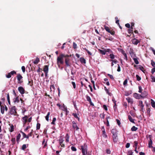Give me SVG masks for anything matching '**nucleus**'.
<instances>
[{"mask_svg":"<svg viewBox=\"0 0 155 155\" xmlns=\"http://www.w3.org/2000/svg\"><path fill=\"white\" fill-rule=\"evenodd\" d=\"M68 57L69 56L66 55H65L63 54H61L57 58V64L59 66V65L60 64H62L63 63V58L64 57Z\"/></svg>","mask_w":155,"mask_h":155,"instance_id":"f257e3e1","label":"nucleus"},{"mask_svg":"<svg viewBox=\"0 0 155 155\" xmlns=\"http://www.w3.org/2000/svg\"><path fill=\"white\" fill-rule=\"evenodd\" d=\"M81 150L83 155H86L87 150V147L85 144H84L83 145L81 146Z\"/></svg>","mask_w":155,"mask_h":155,"instance_id":"f03ea898","label":"nucleus"},{"mask_svg":"<svg viewBox=\"0 0 155 155\" xmlns=\"http://www.w3.org/2000/svg\"><path fill=\"white\" fill-rule=\"evenodd\" d=\"M33 132V130L31 129V132L27 135H26L24 132H21V133L22 134L23 137L24 138H26L28 139L29 137L32 136V134Z\"/></svg>","mask_w":155,"mask_h":155,"instance_id":"7ed1b4c3","label":"nucleus"},{"mask_svg":"<svg viewBox=\"0 0 155 155\" xmlns=\"http://www.w3.org/2000/svg\"><path fill=\"white\" fill-rule=\"evenodd\" d=\"M16 110V108L15 106L12 107L10 109L9 113L11 114L15 115L17 113Z\"/></svg>","mask_w":155,"mask_h":155,"instance_id":"20e7f679","label":"nucleus"},{"mask_svg":"<svg viewBox=\"0 0 155 155\" xmlns=\"http://www.w3.org/2000/svg\"><path fill=\"white\" fill-rule=\"evenodd\" d=\"M119 51H120L121 53L123 55L124 57V59L126 61L128 60V58L127 54L124 51L123 49H119Z\"/></svg>","mask_w":155,"mask_h":155,"instance_id":"39448f33","label":"nucleus"},{"mask_svg":"<svg viewBox=\"0 0 155 155\" xmlns=\"http://www.w3.org/2000/svg\"><path fill=\"white\" fill-rule=\"evenodd\" d=\"M28 117L27 115H25L22 117V121L23 124V127L25 126V124L28 120Z\"/></svg>","mask_w":155,"mask_h":155,"instance_id":"423d86ee","label":"nucleus"},{"mask_svg":"<svg viewBox=\"0 0 155 155\" xmlns=\"http://www.w3.org/2000/svg\"><path fill=\"white\" fill-rule=\"evenodd\" d=\"M110 49H104L103 50H102L101 49H98L99 52L103 55H104L107 52L109 51Z\"/></svg>","mask_w":155,"mask_h":155,"instance_id":"0eeeda50","label":"nucleus"},{"mask_svg":"<svg viewBox=\"0 0 155 155\" xmlns=\"http://www.w3.org/2000/svg\"><path fill=\"white\" fill-rule=\"evenodd\" d=\"M148 94L147 91H144L143 92L141 93V98H144L146 97Z\"/></svg>","mask_w":155,"mask_h":155,"instance_id":"6e6552de","label":"nucleus"},{"mask_svg":"<svg viewBox=\"0 0 155 155\" xmlns=\"http://www.w3.org/2000/svg\"><path fill=\"white\" fill-rule=\"evenodd\" d=\"M43 71L45 72V74L46 76L47 75V74L48 71V66L45 65Z\"/></svg>","mask_w":155,"mask_h":155,"instance_id":"1a4fd4ad","label":"nucleus"},{"mask_svg":"<svg viewBox=\"0 0 155 155\" xmlns=\"http://www.w3.org/2000/svg\"><path fill=\"white\" fill-rule=\"evenodd\" d=\"M22 78V77L21 75V74H18L17 78L18 80V83L21 84L22 82V81L21 80Z\"/></svg>","mask_w":155,"mask_h":155,"instance_id":"9d476101","label":"nucleus"},{"mask_svg":"<svg viewBox=\"0 0 155 155\" xmlns=\"http://www.w3.org/2000/svg\"><path fill=\"white\" fill-rule=\"evenodd\" d=\"M101 130H102V135L103 137L105 138L107 137V136L106 134L105 129L104 127H102Z\"/></svg>","mask_w":155,"mask_h":155,"instance_id":"9b49d317","label":"nucleus"},{"mask_svg":"<svg viewBox=\"0 0 155 155\" xmlns=\"http://www.w3.org/2000/svg\"><path fill=\"white\" fill-rule=\"evenodd\" d=\"M18 90L21 94H23L25 93V90L22 87H19Z\"/></svg>","mask_w":155,"mask_h":155,"instance_id":"f8f14e48","label":"nucleus"},{"mask_svg":"<svg viewBox=\"0 0 155 155\" xmlns=\"http://www.w3.org/2000/svg\"><path fill=\"white\" fill-rule=\"evenodd\" d=\"M134 97L136 99H140L141 98V95L135 93L133 94Z\"/></svg>","mask_w":155,"mask_h":155,"instance_id":"ddd939ff","label":"nucleus"},{"mask_svg":"<svg viewBox=\"0 0 155 155\" xmlns=\"http://www.w3.org/2000/svg\"><path fill=\"white\" fill-rule=\"evenodd\" d=\"M60 109L65 111L67 114L68 112L67 110V107L64 105L60 107Z\"/></svg>","mask_w":155,"mask_h":155,"instance_id":"4468645a","label":"nucleus"},{"mask_svg":"<svg viewBox=\"0 0 155 155\" xmlns=\"http://www.w3.org/2000/svg\"><path fill=\"white\" fill-rule=\"evenodd\" d=\"M81 63L83 64H84L86 63V60L83 57H81L79 59Z\"/></svg>","mask_w":155,"mask_h":155,"instance_id":"2eb2a0df","label":"nucleus"},{"mask_svg":"<svg viewBox=\"0 0 155 155\" xmlns=\"http://www.w3.org/2000/svg\"><path fill=\"white\" fill-rule=\"evenodd\" d=\"M86 97L87 100L89 102L90 104L92 106H94L93 103L91 101L90 97L89 96L87 95L86 96Z\"/></svg>","mask_w":155,"mask_h":155,"instance_id":"dca6fc26","label":"nucleus"},{"mask_svg":"<svg viewBox=\"0 0 155 155\" xmlns=\"http://www.w3.org/2000/svg\"><path fill=\"white\" fill-rule=\"evenodd\" d=\"M112 137L114 142V143H116L118 140L117 135H113Z\"/></svg>","mask_w":155,"mask_h":155,"instance_id":"f3484780","label":"nucleus"},{"mask_svg":"<svg viewBox=\"0 0 155 155\" xmlns=\"http://www.w3.org/2000/svg\"><path fill=\"white\" fill-rule=\"evenodd\" d=\"M126 100L128 103H130V104H132L133 103V99L131 98L128 97L126 98Z\"/></svg>","mask_w":155,"mask_h":155,"instance_id":"a211bd4d","label":"nucleus"},{"mask_svg":"<svg viewBox=\"0 0 155 155\" xmlns=\"http://www.w3.org/2000/svg\"><path fill=\"white\" fill-rule=\"evenodd\" d=\"M132 43L134 45H137L139 43L140 41H139L135 38L134 39L132 40Z\"/></svg>","mask_w":155,"mask_h":155,"instance_id":"6ab92c4d","label":"nucleus"},{"mask_svg":"<svg viewBox=\"0 0 155 155\" xmlns=\"http://www.w3.org/2000/svg\"><path fill=\"white\" fill-rule=\"evenodd\" d=\"M13 101L14 103H18L19 102L18 96H15L13 99Z\"/></svg>","mask_w":155,"mask_h":155,"instance_id":"aec40b11","label":"nucleus"},{"mask_svg":"<svg viewBox=\"0 0 155 155\" xmlns=\"http://www.w3.org/2000/svg\"><path fill=\"white\" fill-rule=\"evenodd\" d=\"M129 53L132 58H134L136 57V54H134L132 49L130 50Z\"/></svg>","mask_w":155,"mask_h":155,"instance_id":"412c9836","label":"nucleus"},{"mask_svg":"<svg viewBox=\"0 0 155 155\" xmlns=\"http://www.w3.org/2000/svg\"><path fill=\"white\" fill-rule=\"evenodd\" d=\"M139 106H140L141 109H143L144 107V105L143 104V102L141 101H138Z\"/></svg>","mask_w":155,"mask_h":155,"instance_id":"4be33fe9","label":"nucleus"},{"mask_svg":"<svg viewBox=\"0 0 155 155\" xmlns=\"http://www.w3.org/2000/svg\"><path fill=\"white\" fill-rule=\"evenodd\" d=\"M111 133L113 135H117V131L116 129H113L111 130Z\"/></svg>","mask_w":155,"mask_h":155,"instance_id":"5701e85b","label":"nucleus"},{"mask_svg":"<svg viewBox=\"0 0 155 155\" xmlns=\"http://www.w3.org/2000/svg\"><path fill=\"white\" fill-rule=\"evenodd\" d=\"M128 118L129 120L133 123H135L134 119H133L130 115H129L128 116Z\"/></svg>","mask_w":155,"mask_h":155,"instance_id":"b1692460","label":"nucleus"},{"mask_svg":"<svg viewBox=\"0 0 155 155\" xmlns=\"http://www.w3.org/2000/svg\"><path fill=\"white\" fill-rule=\"evenodd\" d=\"M40 61L39 58L38 57L36 58L35 61H33V63L35 64H38Z\"/></svg>","mask_w":155,"mask_h":155,"instance_id":"393cba45","label":"nucleus"},{"mask_svg":"<svg viewBox=\"0 0 155 155\" xmlns=\"http://www.w3.org/2000/svg\"><path fill=\"white\" fill-rule=\"evenodd\" d=\"M153 143L152 140L150 139V140H149L148 143V147L150 148H153V147L152 146Z\"/></svg>","mask_w":155,"mask_h":155,"instance_id":"a878e982","label":"nucleus"},{"mask_svg":"<svg viewBox=\"0 0 155 155\" xmlns=\"http://www.w3.org/2000/svg\"><path fill=\"white\" fill-rule=\"evenodd\" d=\"M63 141H64V140L63 139V138H60L59 139V142L60 143V145H61V147H64V144H62V143Z\"/></svg>","mask_w":155,"mask_h":155,"instance_id":"bb28decb","label":"nucleus"},{"mask_svg":"<svg viewBox=\"0 0 155 155\" xmlns=\"http://www.w3.org/2000/svg\"><path fill=\"white\" fill-rule=\"evenodd\" d=\"M150 101L151 106L155 108V102L152 99H151Z\"/></svg>","mask_w":155,"mask_h":155,"instance_id":"cd10ccee","label":"nucleus"},{"mask_svg":"<svg viewBox=\"0 0 155 155\" xmlns=\"http://www.w3.org/2000/svg\"><path fill=\"white\" fill-rule=\"evenodd\" d=\"M134 62L135 63L137 64H139V62L138 61V58H133Z\"/></svg>","mask_w":155,"mask_h":155,"instance_id":"c85d7f7f","label":"nucleus"},{"mask_svg":"<svg viewBox=\"0 0 155 155\" xmlns=\"http://www.w3.org/2000/svg\"><path fill=\"white\" fill-rule=\"evenodd\" d=\"M138 144V142L137 141H135L134 142V144L133 146V147H135V149H137Z\"/></svg>","mask_w":155,"mask_h":155,"instance_id":"c756f323","label":"nucleus"},{"mask_svg":"<svg viewBox=\"0 0 155 155\" xmlns=\"http://www.w3.org/2000/svg\"><path fill=\"white\" fill-rule=\"evenodd\" d=\"M104 29L105 30L108 32H110V28L108 26L104 25Z\"/></svg>","mask_w":155,"mask_h":155,"instance_id":"7c9ffc66","label":"nucleus"},{"mask_svg":"<svg viewBox=\"0 0 155 155\" xmlns=\"http://www.w3.org/2000/svg\"><path fill=\"white\" fill-rule=\"evenodd\" d=\"M21 137V135L20 134H18V135L17 136L16 140L18 143V142L19 141V140L20 139Z\"/></svg>","mask_w":155,"mask_h":155,"instance_id":"2f4dec72","label":"nucleus"},{"mask_svg":"<svg viewBox=\"0 0 155 155\" xmlns=\"http://www.w3.org/2000/svg\"><path fill=\"white\" fill-rule=\"evenodd\" d=\"M50 114V112H48L47 115L45 116V118L46 120L47 121H48V120H49V116Z\"/></svg>","mask_w":155,"mask_h":155,"instance_id":"473e14b6","label":"nucleus"},{"mask_svg":"<svg viewBox=\"0 0 155 155\" xmlns=\"http://www.w3.org/2000/svg\"><path fill=\"white\" fill-rule=\"evenodd\" d=\"M5 107L4 106H1V111L2 114H3L4 113Z\"/></svg>","mask_w":155,"mask_h":155,"instance_id":"72a5a7b5","label":"nucleus"},{"mask_svg":"<svg viewBox=\"0 0 155 155\" xmlns=\"http://www.w3.org/2000/svg\"><path fill=\"white\" fill-rule=\"evenodd\" d=\"M9 131L12 132L14 131V126L12 125L10 126V128H9Z\"/></svg>","mask_w":155,"mask_h":155,"instance_id":"f704fd0d","label":"nucleus"},{"mask_svg":"<svg viewBox=\"0 0 155 155\" xmlns=\"http://www.w3.org/2000/svg\"><path fill=\"white\" fill-rule=\"evenodd\" d=\"M65 138H66V142H68L69 141V136L68 134H66Z\"/></svg>","mask_w":155,"mask_h":155,"instance_id":"c9c22d12","label":"nucleus"},{"mask_svg":"<svg viewBox=\"0 0 155 155\" xmlns=\"http://www.w3.org/2000/svg\"><path fill=\"white\" fill-rule=\"evenodd\" d=\"M73 127L74 129H75L76 130H78V127L77 126L76 124L73 122Z\"/></svg>","mask_w":155,"mask_h":155,"instance_id":"e433bc0d","label":"nucleus"},{"mask_svg":"<svg viewBox=\"0 0 155 155\" xmlns=\"http://www.w3.org/2000/svg\"><path fill=\"white\" fill-rule=\"evenodd\" d=\"M139 68L143 72L145 73V71L144 70V68L141 65H139Z\"/></svg>","mask_w":155,"mask_h":155,"instance_id":"4c0bfd02","label":"nucleus"},{"mask_svg":"<svg viewBox=\"0 0 155 155\" xmlns=\"http://www.w3.org/2000/svg\"><path fill=\"white\" fill-rule=\"evenodd\" d=\"M104 90L107 94L109 95H110L111 93L109 92V90L105 87H104Z\"/></svg>","mask_w":155,"mask_h":155,"instance_id":"58836bf2","label":"nucleus"},{"mask_svg":"<svg viewBox=\"0 0 155 155\" xmlns=\"http://www.w3.org/2000/svg\"><path fill=\"white\" fill-rule=\"evenodd\" d=\"M138 129L137 127H135V126L132 127L131 128V130L132 131H136Z\"/></svg>","mask_w":155,"mask_h":155,"instance_id":"ea45409f","label":"nucleus"},{"mask_svg":"<svg viewBox=\"0 0 155 155\" xmlns=\"http://www.w3.org/2000/svg\"><path fill=\"white\" fill-rule=\"evenodd\" d=\"M133 152L131 150H130L127 151V154L128 155H133Z\"/></svg>","mask_w":155,"mask_h":155,"instance_id":"a19ab883","label":"nucleus"},{"mask_svg":"<svg viewBox=\"0 0 155 155\" xmlns=\"http://www.w3.org/2000/svg\"><path fill=\"white\" fill-rule=\"evenodd\" d=\"M31 127L30 126H28L27 127H26V128L25 129L24 131L25 132H27L28 131V132L29 131L28 130L30 129Z\"/></svg>","mask_w":155,"mask_h":155,"instance_id":"79ce46f5","label":"nucleus"},{"mask_svg":"<svg viewBox=\"0 0 155 155\" xmlns=\"http://www.w3.org/2000/svg\"><path fill=\"white\" fill-rule=\"evenodd\" d=\"M86 51H87V53H88V54L89 55H91L93 54V52H92L91 51H89L88 50L86 49Z\"/></svg>","mask_w":155,"mask_h":155,"instance_id":"37998d69","label":"nucleus"},{"mask_svg":"<svg viewBox=\"0 0 155 155\" xmlns=\"http://www.w3.org/2000/svg\"><path fill=\"white\" fill-rule=\"evenodd\" d=\"M150 77L152 79L151 81L152 82H155V77L151 75Z\"/></svg>","mask_w":155,"mask_h":155,"instance_id":"c03bdc74","label":"nucleus"},{"mask_svg":"<svg viewBox=\"0 0 155 155\" xmlns=\"http://www.w3.org/2000/svg\"><path fill=\"white\" fill-rule=\"evenodd\" d=\"M128 32L129 34H130V33L133 34V35H134V34H133V30H132V29H131L130 28H129L128 29Z\"/></svg>","mask_w":155,"mask_h":155,"instance_id":"a18cd8bd","label":"nucleus"},{"mask_svg":"<svg viewBox=\"0 0 155 155\" xmlns=\"http://www.w3.org/2000/svg\"><path fill=\"white\" fill-rule=\"evenodd\" d=\"M136 77L137 78V80L138 81H140L141 79V78L137 74L136 75Z\"/></svg>","mask_w":155,"mask_h":155,"instance_id":"49530a36","label":"nucleus"},{"mask_svg":"<svg viewBox=\"0 0 155 155\" xmlns=\"http://www.w3.org/2000/svg\"><path fill=\"white\" fill-rule=\"evenodd\" d=\"M27 147V146L26 144H23L22 147L21 149L22 150H25Z\"/></svg>","mask_w":155,"mask_h":155,"instance_id":"de8ad7c7","label":"nucleus"},{"mask_svg":"<svg viewBox=\"0 0 155 155\" xmlns=\"http://www.w3.org/2000/svg\"><path fill=\"white\" fill-rule=\"evenodd\" d=\"M110 58L112 59H113L115 58V56L113 54H110Z\"/></svg>","mask_w":155,"mask_h":155,"instance_id":"09e8293b","label":"nucleus"},{"mask_svg":"<svg viewBox=\"0 0 155 155\" xmlns=\"http://www.w3.org/2000/svg\"><path fill=\"white\" fill-rule=\"evenodd\" d=\"M107 75L112 80H114V78L112 75H111L110 74H108Z\"/></svg>","mask_w":155,"mask_h":155,"instance_id":"8fccbe9b","label":"nucleus"},{"mask_svg":"<svg viewBox=\"0 0 155 155\" xmlns=\"http://www.w3.org/2000/svg\"><path fill=\"white\" fill-rule=\"evenodd\" d=\"M56 118L55 117H54L53 118L52 121L51 123V124H55V122L56 121Z\"/></svg>","mask_w":155,"mask_h":155,"instance_id":"3c124183","label":"nucleus"},{"mask_svg":"<svg viewBox=\"0 0 155 155\" xmlns=\"http://www.w3.org/2000/svg\"><path fill=\"white\" fill-rule=\"evenodd\" d=\"M146 137L147 138H149V140H150V139L151 140H152V136L151 135H146Z\"/></svg>","mask_w":155,"mask_h":155,"instance_id":"603ef678","label":"nucleus"},{"mask_svg":"<svg viewBox=\"0 0 155 155\" xmlns=\"http://www.w3.org/2000/svg\"><path fill=\"white\" fill-rule=\"evenodd\" d=\"M138 88L139 90L138 91L139 92L141 93L142 91V87L141 86H139L138 87Z\"/></svg>","mask_w":155,"mask_h":155,"instance_id":"864d4df0","label":"nucleus"},{"mask_svg":"<svg viewBox=\"0 0 155 155\" xmlns=\"http://www.w3.org/2000/svg\"><path fill=\"white\" fill-rule=\"evenodd\" d=\"M109 33H110L112 35H114L115 33L114 31L113 30H110V32H109Z\"/></svg>","mask_w":155,"mask_h":155,"instance_id":"5fc2aeb1","label":"nucleus"},{"mask_svg":"<svg viewBox=\"0 0 155 155\" xmlns=\"http://www.w3.org/2000/svg\"><path fill=\"white\" fill-rule=\"evenodd\" d=\"M65 63H66V64L67 65H68V66L69 65V63L68 62V59H67L66 58L65 59Z\"/></svg>","mask_w":155,"mask_h":155,"instance_id":"6e6d98bb","label":"nucleus"},{"mask_svg":"<svg viewBox=\"0 0 155 155\" xmlns=\"http://www.w3.org/2000/svg\"><path fill=\"white\" fill-rule=\"evenodd\" d=\"M127 79H126L124 81L123 83V85L124 86H126L127 85Z\"/></svg>","mask_w":155,"mask_h":155,"instance_id":"4d7b16f0","label":"nucleus"},{"mask_svg":"<svg viewBox=\"0 0 155 155\" xmlns=\"http://www.w3.org/2000/svg\"><path fill=\"white\" fill-rule=\"evenodd\" d=\"M151 64L154 68H155V63L153 60L151 61Z\"/></svg>","mask_w":155,"mask_h":155,"instance_id":"13d9d810","label":"nucleus"},{"mask_svg":"<svg viewBox=\"0 0 155 155\" xmlns=\"http://www.w3.org/2000/svg\"><path fill=\"white\" fill-rule=\"evenodd\" d=\"M73 102L74 104V106L75 108L76 109V110H77V107L76 105V103L75 101H73Z\"/></svg>","mask_w":155,"mask_h":155,"instance_id":"bf43d9fd","label":"nucleus"},{"mask_svg":"<svg viewBox=\"0 0 155 155\" xmlns=\"http://www.w3.org/2000/svg\"><path fill=\"white\" fill-rule=\"evenodd\" d=\"M106 153L108 154H110L111 153V151L109 149H107L106 150Z\"/></svg>","mask_w":155,"mask_h":155,"instance_id":"052dcab7","label":"nucleus"},{"mask_svg":"<svg viewBox=\"0 0 155 155\" xmlns=\"http://www.w3.org/2000/svg\"><path fill=\"white\" fill-rule=\"evenodd\" d=\"M40 127V124L39 123H37V124L36 128L38 130L39 129Z\"/></svg>","mask_w":155,"mask_h":155,"instance_id":"680f3d73","label":"nucleus"},{"mask_svg":"<svg viewBox=\"0 0 155 155\" xmlns=\"http://www.w3.org/2000/svg\"><path fill=\"white\" fill-rule=\"evenodd\" d=\"M104 114H100V116L101 118H102L103 119H104Z\"/></svg>","mask_w":155,"mask_h":155,"instance_id":"e2e57ef3","label":"nucleus"},{"mask_svg":"<svg viewBox=\"0 0 155 155\" xmlns=\"http://www.w3.org/2000/svg\"><path fill=\"white\" fill-rule=\"evenodd\" d=\"M116 121H117V123L118 124V125L119 126H120V120L117 119L116 120Z\"/></svg>","mask_w":155,"mask_h":155,"instance_id":"0e129e2a","label":"nucleus"},{"mask_svg":"<svg viewBox=\"0 0 155 155\" xmlns=\"http://www.w3.org/2000/svg\"><path fill=\"white\" fill-rule=\"evenodd\" d=\"M125 26L127 28H130V25L129 23H127L125 25Z\"/></svg>","mask_w":155,"mask_h":155,"instance_id":"69168bd1","label":"nucleus"},{"mask_svg":"<svg viewBox=\"0 0 155 155\" xmlns=\"http://www.w3.org/2000/svg\"><path fill=\"white\" fill-rule=\"evenodd\" d=\"M71 150L73 151H76L77 150L76 148L74 147H71Z\"/></svg>","mask_w":155,"mask_h":155,"instance_id":"338daca9","label":"nucleus"},{"mask_svg":"<svg viewBox=\"0 0 155 155\" xmlns=\"http://www.w3.org/2000/svg\"><path fill=\"white\" fill-rule=\"evenodd\" d=\"M11 141L12 142V143L13 144H15V138H12V139H11Z\"/></svg>","mask_w":155,"mask_h":155,"instance_id":"774afa93","label":"nucleus"}]
</instances>
